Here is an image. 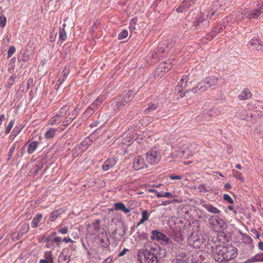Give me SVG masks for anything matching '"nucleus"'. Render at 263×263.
<instances>
[{"label": "nucleus", "instance_id": "11", "mask_svg": "<svg viewBox=\"0 0 263 263\" xmlns=\"http://www.w3.org/2000/svg\"><path fill=\"white\" fill-rule=\"evenodd\" d=\"M151 238L153 240L161 241V244H164L165 241H168V237L166 235L157 230H154L152 232Z\"/></svg>", "mask_w": 263, "mask_h": 263}, {"label": "nucleus", "instance_id": "63", "mask_svg": "<svg viewBox=\"0 0 263 263\" xmlns=\"http://www.w3.org/2000/svg\"><path fill=\"white\" fill-rule=\"evenodd\" d=\"M232 186L230 183H227L224 184V189L226 190H229L231 188Z\"/></svg>", "mask_w": 263, "mask_h": 263}, {"label": "nucleus", "instance_id": "12", "mask_svg": "<svg viewBox=\"0 0 263 263\" xmlns=\"http://www.w3.org/2000/svg\"><path fill=\"white\" fill-rule=\"evenodd\" d=\"M227 251L226 256V260H231L235 258L237 255V250L236 248L232 246H227Z\"/></svg>", "mask_w": 263, "mask_h": 263}, {"label": "nucleus", "instance_id": "59", "mask_svg": "<svg viewBox=\"0 0 263 263\" xmlns=\"http://www.w3.org/2000/svg\"><path fill=\"white\" fill-rule=\"evenodd\" d=\"M250 231L253 233V234H256L255 238L256 239H259L260 237V235L259 233L257 232V231L255 229H251Z\"/></svg>", "mask_w": 263, "mask_h": 263}, {"label": "nucleus", "instance_id": "48", "mask_svg": "<svg viewBox=\"0 0 263 263\" xmlns=\"http://www.w3.org/2000/svg\"><path fill=\"white\" fill-rule=\"evenodd\" d=\"M14 120H11L10 121V122L9 123V124H8V126H7L6 130H5L6 134H8L10 132L12 128L13 127V126L14 125Z\"/></svg>", "mask_w": 263, "mask_h": 263}, {"label": "nucleus", "instance_id": "20", "mask_svg": "<svg viewBox=\"0 0 263 263\" xmlns=\"http://www.w3.org/2000/svg\"><path fill=\"white\" fill-rule=\"evenodd\" d=\"M114 210L115 211H121L125 214L128 213L130 210L126 207L125 205L121 202H118L114 204Z\"/></svg>", "mask_w": 263, "mask_h": 263}, {"label": "nucleus", "instance_id": "6", "mask_svg": "<svg viewBox=\"0 0 263 263\" xmlns=\"http://www.w3.org/2000/svg\"><path fill=\"white\" fill-rule=\"evenodd\" d=\"M262 13L263 4L256 9H244L241 12L242 15L250 20L257 18Z\"/></svg>", "mask_w": 263, "mask_h": 263}, {"label": "nucleus", "instance_id": "51", "mask_svg": "<svg viewBox=\"0 0 263 263\" xmlns=\"http://www.w3.org/2000/svg\"><path fill=\"white\" fill-rule=\"evenodd\" d=\"M7 18L5 16H0V25L2 28H4L6 24Z\"/></svg>", "mask_w": 263, "mask_h": 263}, {"label": "nucleus", "instance_id": "23", "mask_svg": "<svg viewBox=\"0 0 263 263\" xmlns=\"http://www.w3.org/2000/svg\"><path fill=\"white\" fill-rule=\"evenodd\" d=\"M249 44L254 46L256 49L263 51V43L261 41L257 39H252L250 41Z\"/></svg>", "mask_w": 263, "mask_h": 263}, {"label": "nucleus", "instance_id": "62", "mask_svg": "<svg viewBox=\"0 0 263 263\" xmlns=\"http://www.w3.org/2000/svg\"><path fill=\"white\" fill-rule=\"evenodd\" d=\"M128 251V249H123L121 252H120V253H119V256H123L125 254V253H126V252Z\"/></svg>", "mask_w": 263, "mask_h": 263}, {"label": "nucleus", "instance_id": "53", "mask_svg": "<svg viewBox=\"0 0 263 263\" xmlns=\"http://www.w3.org/2000/svg\"><path fill=\"white\" fill-rule=\"evenodd\" d=\"M174 237L175 240L178 242H180L182 240V237L180 233H176Z\"/></svg>", "mask_w": 263, "mask_h": 263}, {"label": "nucleus", "instance_id": "24", "mask_svg": "<svg viewBox=\"0 0 263 263\" xmlns=\"http://www.w3.org/2000/svg\"><path fill=\"white\" fill-rule=\"evenodd\" d=\"M150 192L152 193H155L156 196L158 198H162V197H165V198H172L173 197V195L170 193V192H163L162 193H159L157 191L152 189L149 190Z\"/></svg>", "mask_w": 263, "mask_h": 263}, {"label": "nucleus", "instance_id": "39", "mask_svg": "<svg viewBox=\"0 0 263 263\" xmlns=\"http://www.w3.org/2000/svg\"><path fill=\"white\" fill-rule=\"evenodd\" d=\"M19 147H20V146H19L17 142H15L13 144L12 146L10 148L9 153H8V160L11 159L14 152L15 151V148L16 147L17 148H18Z\"/></svg>", "mask_w": 263, "mask_h": 263}, {"label": "nucleus", "instance_id": "16", "mask_svg": "<svg viewBox=\"0 0 263 263\" xmlns=\"http://www.w3.org/2000/svg\"><path fill=\"white\" fill-rule=\"evenodd\" d=\"M201 204L202 206H203L205 209H206L209 212L211 213L214 214H218L221 212L219 209L211 204L206 203L205 202H201Z\"/></svg>", "mask_w": 263, "mask_h": 263}, {"label": "nucleus", "instance_id": "35", "mask_svg": "<svg viewBox=\"0 0 263 263\" xmlns=\"http://www.w3.org/2000/svg\"><path fill=\"white\" fill-rule=\"evenodd\" d=\"M44 259H46L49 263L53 262V258L51 251H46L44 253Z\"/></svg>", "mask_w": 263, "mask_h": 263}, {"label": "nucleus", "instance_id": "44", "mask_svg": "<svg viewBox=\"0 0 263 263\" xmlns=\"http://www.w3.org/2000/svg\"><path fill=\"white\" fill-rule=\"evenodd\" d=\"M59 38L62 41H65L67 39V35L64 28H62L59 31Z\"/></svg>", "mask_w": 263, "mask_h": 263}, {"label": "nucleus", "instance_id": "4", "mask_svg": "<svg viewBox=\"0 0 263 263\" xmlns=\"http://www.w3.org/2000/svg\"><path fill=\"white\" fill-rule=\"evenodd\" d=\"M206 239L205 236L199 233L194 235L191 234L188 239L189 244L195 248H200L204 245Z\"/></svg>", "mask_w": 263, "mask_h": 263}, {"label": "nucleus", "instance_id": "42", "mask_svg": "<svg viewBox=\"0 0 263 263\" xmlns=\"http://www.w3.org/2000/svg\"><path fill=\"white\" fill-rule=\"evenodd\" d=\"M78 109L75 108L73 109L67 116V118L69 119L70 122H71L73 119H74L78 115Z\"/></svg>", "mask_w": 263, "mask_h": 263}, {"label": "nucleus", "instance_id": "32", "mask_svg": "<svg viewBox=\"0 0 263 263\" xmlns=\"http://www.w3.org/2000/svg\"><path fill=\"white\" fill-rule=\"evenodd\" d=\"M243 10V8H241L239 11L235 12L234 13H233L232 16L234 20L240 21L246 18L244 15H242L241 14V12Z\"/></svg>", "mask_w": 263, "mask_h": 263}, {"label": "nucleus", "instance_id": "50", "mask_svg": "<svg viewBox=\"0 0 263 263\" xmlns=\"http://www.w3.org/2000/svg\"><path fill=\"white\" fill-rule=\"evenodd\" d=\"M58 231L61 234H66L68 232V228L67 227H59L58 229Z\"/></svg>", "mask_w": 263, "mask_h": 263}, {"label": "nucleus", "instance_id": "30", "mask_svg": "<svg viewBox=\"0 0 263 263\" xmlns=\"http://www.w3.org/2000/svg\"><path fill=\"white\" fill-rule=\"evenodd\" d=\"M168 49H165L164 47H160L159 48L158 50V52L156 53L155 55H153V57L154 59L157 58L158 57L159 58H161L163 54L165 53H167Z\"/></svg>", "mask_w": 263, "mask_h": 263}, {"label": "nucleus", "instance_id": "26", "mask_svg": "<svg viewBox=\"0 0 263 263\" xmlns=\"http://www.w3.org/2000/svg\"><path fill=\"white\" fill-rule=\"evenodd\" d=\"M29 144L28 147L27 149V152L29 154H31L35 152L37 147L39 146V143L37 141H33L29 143V142L27 143Z\"/></svg>", "mask_w": 263, "mask_h": 263}, {"label": "nucleus", "instance_id": "56", "mask_svg": "<svg viewBox=\"0 0 263 263\" xmlns=\"http://www.w3.org/2000/svg\"><path fill=\"white\" fill-rule=\"evenodd\" d=\"M30 58L29 54L26 52H24L22 57V60L24 62H27Z\"/></svg>", "mask_w": 263, "mask_h": 263}, {"label": "nucleus", "instance_id": "52", "mask_svg": "<svg viewBox=\"0 0 263 263\" xmlns=\"http://www.w3.org/2000/svg\"><path fill=\"white\" fill-rule=\"evenodd\" d=\"M142 215V219H144L145 221H146L149 218V215L148 214V212L146 210H143L141 212Z\"/></svg>", "mask_w": 263, "mask_h": 263}, {"label": "nucleus", "instance_id": "58", "mask_svg": "<svg viewBox=\"0 0 263 263\" xmlns=\"http://www.w3.org/2000/svg\"><path fill=\"white\" fill-rule=\"evenodd\" d=\"M198 189H199L200 192H201L205 193V192H206V189L205 188V186L203 184L199 185V186H198Z\"/></svg>", "mask_w": 263, "mask_h": 263}, {"label": "nucleus", "instance_id": "28", "mask_svg": "<svg viewBox=\"0 0 263 263\" xmlns=\"http://www.w3.org/2000/svg\"><path fill=\"white\" fill-rule=\"evenodd\" d=\"M105 99V97L104 95H100L91 104V107L92 108H97L98 106L103 102Z\"/></svg>", "mask_w": 263, "mask_h": 263}, {"label": "nucleus", "instance_id": "29", "mask_svg": "<svg viewBox=\"0 0 263 263\" xmlns=\"http://www.w3.org/2000/svg\"><path fill=\"white\" fill-rule=\"evenodd\" d=\"M42 218V214H37L35 215V216L33 218V220L31 222L32 227L34 228H36L40 222L41 221Z\"/></svg>", "mask_w": 263, "mask_h": 263}, {"label": "nucleus", "instance_id": "7", "mask_svg": "<svg viewBox=\"0 0 263 263\" xmlns=\"http://www.w3.org/2000/svg\"><path fill=\"white\" fill-rule=\"evenodd\" d=\"M215 13V11L213 10L211 12V14L210 13L206 14L205 15V13L202 12H200L197 16L196 17L195 20L194 21V25L195 27H198V28H201L203 27L204 25H206L208 21L207 20V18L208 16L210 15V18H211Z\"/></svg>", "mask_w": 263, "mask_h": 263}, {"label": "nucleus", "instance_id": "55", "mask_svg": "<svg viewBox=\"0 0 263 263\" xmlns=\"http://www.w3.org/2000/svg\"><path fill=\"white\" fill-rule=\"evenodd\" d=\"M223 199L228 201L230 203H233L234 202L233 199L228 194H224L223 195Z\"/></svg>", "mask_w": 263, "mask_h": 263}, {"label": "nucleus", "instance_id": "37", "mask_svg": "<svg viewBox=\"0 0 263 263\" xmlns=\"http://www.w3.org/2000/svg\"><path fill=\"white\" fill-rule=\"evenodd\" d=\"M61 121H62V118L60 117V116H59L57 114L56 116H55L51 118L49 124H51V125H57L58 124L60 123L61 122Z\"/></svg>", "mask_w": 263, "mask_h": 263}, {"label": "nucleus", "instance_id": "38", "mask_svg": "<svg viewBox=\"0 0 263 263\" xmlns=\"http://www.w3.org/2000/svg\"><path fill=\"white\" fill-rule=\"evenodd\" d=\"M70 109V107L66 105L63 107H62L59 111V112L58 115L60 116V117L62 118L63 116H64L67 112Z\"/></svg>", "mask_w": 263, "mask_h": 263}, {"label": "nucleus", "instance_id": "25", "mask_svg": "<svg viewBox=\"0 0 263 263\" xmlns=\"http://www.w3.org/2000/svg\"><path fill=\"white\" fill-rule=\"evenodd\" d=\"M263 259V254H257L253 256L250 258L248 259L244 262L241 263H251V262H255L257 261H261Z\"/></svg>", "mask_w": 263, "mask_h": 263}, {"label": "nucleus", "instance_id": "47", "mask_svg": "<svg viewBox=\"0 0 263 263\" xmlns=\"http://www.w3.org/2000/svg\"><path fill=\"white\" fill-rule=\"evenodd\" d=\"M137 20L136 18L132 19L130 21L129 28L130 30H134L136 29Z\"/></svg>", "mask_w": 263, "mask_h": 263}, {"label": "nucleus", "instance_id": "27", "mask_svg": "<svg viewBox=\"0 0 263 263\" xmlns=\"http://www.w3.org/2000/svg\"><path fill=\"white\" fill-rule=\"evenodd\" d=\"M223 29L222 26L213 28L209 34V35L211 37V39L216 36L218 33H221Z\"/></svg>", "mask_w": 263, "mask_h": 263}, {"label": "nucleus", "instance_id": "10", "mask_svg": "<svg viewBox=\"0 0 263 263\" xmlns=\"http://www.w3.org/2000/svg\"><path fill=\"white\" fill-rule=\"evenodd\" d=\"M147 165L145 162L144 158L141 156L136 157L133 161V168L135 170L138 171L144 168H147Z\"/></svg>", "mask_w": 263, "mask_h": 263}, {"label": "nucleus", "instance_id": "3", "mask_svg": "<svg viewBox=\"0 0 263 263\" xmlns=\"http://www.w3.org/2000/svg\"><path fill=\"white\" fill-rule=\"evenodd\" d=\"M146 161L151 165L158 164L161 159V152L157 148L151 149L145 154Z\"/></svg>", "mask_w": 263, "mask_h": 263}, {"label": "nucleus", "instance_id": "18", "mask_svg": "<svg viewBox=\"0 0 263 263\" xmlns=\"http://www.w3.org/2000/svg\"><path fill=\"white\" fill-rule=\"evenodd\" d=\"M115 104L114 107H115L114 110L118 111L120 108H122L125 104V102L123 101V99L122 98V96H120L115 99L113 104Z\"/></svg>", "mask_w": 263, "mask_h": 263}, {"label": "nucleus", "instance_id": "41", "mask_svg": "<svg viewBox=\"0 0 263 263\" xmlns=\"http://www.w3.org/2000/svg\"><path fill=\"white\" fill-rule=\"evenodd\" d=\"M24 125L22 124L16 126L12 131V134L14 137H16L18 134L24 128Z\"/></svg>", "mask_w": 263, "mask_h": 263}, {"label": "nucleus", "instance_id": "22", "mask_svg": "<svg viewBox=\"0 0 263 263\" xmlns=\"http://www.w3.org/2000/svg\"><path fill=\"white\" fill-rule=\"evenodd\" d=\"M171 68L172 65L171 64H167L166 62H164L163 64H161L159 68H158L157 71H160L161 72L160 74L161 77L167 72ZM158 75H159V74Z\"/></svg>", "mask_w": 263, "mask_h": 263}, {"label": "nucleus", "instance_id": "14", "mask_svg": "<svg viewBox=\"0 0 263 263\" xmlns=\"http://www.w3.org/2000/svg\"><path fill=\"white\" fill-rule=\"evenodd\" d=\"M196 0H184L181 5L176 9L178 12L182 13L186 11L191 6H192Z\"/></svg>", "mask_w": 263, "mask_h": 263}, {"label": "nucleus", "instance_id": "54", "mask_svg": "<svg viewBox=\"0 0 263 263\" xmlns=\"http://www.w3.org/2000/svg\"><path fill=\"white\" fill-rule=\"evenodd\" d=\"M168 176L171 180H181L182 179V176L180 175H174L173 174H169Z\"/></svg>", "mask_w": 263, "mask_h": 263}, {"label": "nucleus", "instance_id": "45", "mask_svg": "<svg viewBox=\"0 0 263 263\" xmlns=\"http://www.w3.org/2000/svg\"><path fill=\"white\" fill-rule=\"evenodd\" d=\"M101 220L100 219H97L95 222L92 223L93 228V229L97 231H99L101 230Z\"/></svg>", "mask_w": 263, "mask_h": 263}, {"label": "nucleus", "instance_id": "21", "mask_svg": "<svg viewBox=\"0 0 263 263\" xmlns=\"http://www.w3.org/2000/svg\"><path fill=\"white\" fill-rule=\"evenodd\" d=\"M252 97V93L248 88L243 89L238 95V97L240 100L243 101L249 99Z\"/></svg>", "mask_w": 263, "mask_h": 263}, {"label": "nucleus", "instance_id": "2", "mask_svg": "<svg viewBox=\"0 0 263 263\" xmlns=\"http://www.w3.org/2000/svg\"><path fill=\"white\" fill-rule=\"evenodd\" d=\"M157 254V249L151 248L149 250H140L138 252V256L142 263H158Z\"/></svg>", "mask_w": 263, "mask_h": 263}, {"label": "nucleus", "instance_id": "31", "mask_svg": "<svg viewBox=\"0 0 263 263\" xmlns=\"http://www.w3.org/2000/svg\"><path fill=\"white\" fill-rule=\"evenodd\" d=\"M158 104L154 103H150L148 105V107L145 109V113L146 114H150L153 111L155 110L158 108Z\"/></svg>", "mask_w": 263, "mask_h": 263}, {"label": "nucleus", "instance_id": "19", "mask_svg": "<svg viewBox=\"0 0 263 263\" xmlns=\"http://www.w3.org/2000/svg\"><path fill=\"white\" fill-rule=\"evenodd\" d=\"M70 260V256L68 252L62 251L58 257L59 263H69Z\"/></svg>", "mask_w": 263, "mask_h": 263}, {"label": "nucleus", "instance_id": "5", "mask_svg": "<svg viewBox=\"0 0 263 263\" xmlns=\"http://www.w3.org/2000/svg\"><path fill=\"white\" fill-rule=\"evenodd\" d=\"M227 247L223 245L216 246L213 248V254L214 259L218 262L226 260Z\"/></svg>", "mask_w": 263, "mask_h": 263}, {"label": "nucleus", "instance_id": "9", "mask_svg": "<svg viewBox=\"0 0 263 263\" xmlns=\"http://www.w3.org/2000/svg\"><path fill=\"white\" fill-rule=\"evenodd\" d=\"M45 241L46 242L45 247L53 250L56 247H60L62 238L60 236L52 237L51 236H49L45 238Z\"/></svg>", "mask_w": 263, "mask_h": 263}, {"label": "nucleus", "instance_id": "57", "mask_svg": "<svg viewBox=\"0 0 263 263\" xmlns=\"http://www.w3.org/2000/svg\"><path fill=\"white\" fill-rule=\"evenodd\" d=\"M168 246L170 248H173L174 247V243L172 242L171 240H170V238H168V241H165L164 243Z\"/></svg>", "mask_w": 263, "mask_h": 263}, {"label": "nucleus", "instance_id": "13", "mask_svg": "<svg viewBox=\"0 0 263 263\" xmlns=\"http://www.w3.org/2000/svg\"><path fill=\"white\" fill-rule=\"evenodd\" d=\"M117 163V160L114 158H109L103 163L102 168L104 171H107L112 168Z\"/></svg>", "mask_w": 263, "mask_h": 263}, {"label": "nucleus", "instance_id": "60", "mask_svg": "<svg viewBox=\"0 0 263 263\" xmlns=\"http://www.w3.org/2000/svg\"><path fill=\"white\" fill-rule=\"evenodd\" d=\"M62 241L65 243L73 242H74L70 238H68V237L64 238L63 239H62Z\"/></svg>", "mask_w": 263, "mask_h": 263}, {"label": "nucleus", "instance_id": "43", "mask_svg": "<svg viewBox=\"0 0 263 263\" xmlns=\"http://www.w3.org/2000/svg\"><path fill=\"white\" fill-rule=\"evenodd\" d=\"M60 216V213H59V210L54 211L52 212L50 216V220L51 221H54L58 217Z\"/></svg>", "mask_w": 263, "mask_h": 263}, {"label": "nucleus", "instance_id": "64", "mask_svg": "<svg viewBox=\"0 0 263 263\" xmlns=\"http://www.w3.org/2000/svg\"><path fill=\"white\" fill-rule=\"evenodd\" d=\"M258 247L259 250H263V242H259L258 244Z\"/></svg>", "mask_w": 263, "mask_h": 263}, {"label": "nucleus", "instance_id": "34", "mask_svg": "<svg viewBox=\"0 0 263 263\" xmlns=\"http://www.w3.org/2000/svg\"><path fill=\"white\" fill-rule=\"evenodd\" d=\"M122 96L123 99V101L125 103H127L133 100L134 98L133 92L129 91L124 96Z\"/></svg>", "mask_w": 263, "mask_h": 263}, {"label": "nucleus", "instance_id": "33", "mask_svg": "<svg viewBox=\"0 0 263 263\" xmlns=\"http://www.w3.org/2000/svg\"><path fill=\"white\" fill-rule=\"evenodd\" d=\"M56 129L54 128H50L47 131L44 135L45 138L46 139H51L54 137L56 133Z\"/></svg>", "mask_w": 263, "mask_h": 263}, {"label": "nucleus", "instance_id": "61", "mask_svg": "<svg viewBox=\"0 0 263 263\" xmlns=\"http://www.w3.org/2000/svg\"><path fill=\"white\" fill-rule=\"evenodd\" d=\"M69 119L66 118V120L65 121H64L63 122L62 126H63L64 127H66L68 126L69 123H70Z\"/></svg>", "mask_w": 263, "mask_h": 263}, {"label": "nucleus", "instance_id": "36", "mask_svg": "<svg viewBox=\"0 0 263 263\" xmlns=\"http://www.w3.org/2000/svg\"><path fill=\"white\" fill-rule=\"evenodd\" d=\"M242 242L246 244L249 245L253 242L252 238L247 234L241 233Z\"/></svg>", "mask_w": 263, "mask_h": 263}, {"label": "nucleus", "instance_id": "46", "mask_svg": "<svg viewBox=\"0 0 263 263\" xmlns=\"http://www.w3.org/2000/svg\"><path fill=\"white\" fill-rule=\"evenodd\" d=\"M128 34V31L126 30H122L118 35L119 40H123L127 37Z\"/></svg>", "mask_w": 263, "mask_h": 263}, {"label": "nucleus", "instance_id": "1", "mask_svg": "<svg viewBox=\"0 0 263 263\" xmlns=\"http://www.w3.org/2000/svg\"><path fill=\"white\" fill-rule=\"evenodd\" d=\"M218 80V78L214 76L207 77L199 82L190 91L194 93L200 94L209 88L217 85Z\"/></svg>", "mask_w": 263, "mask_h": 263}, {"label": "nucleus", "instance_id": "8", "mask_svg": "<svg viewBox=\"0 0 263 263\" xmlns=\"http://www.w3.org/2000/svg\"><path fill=\"white\" fill-rule=\"evenodd\" d=\"M209 224L214 230L217 228L224 229L227 228L226 223L217 216H211L209 219Z\"/></svg>", "mask_w": 263, "mask_h": 263}, {"label": "nucleus", "instance_id": "40", "mask_svg": "<svg viewBox=\"0 0 263 263\" xmlns=\"http://www.w3.org/2000/svg\"><path fill=\"white\" fill-rule=\"evenodd\" d=\"M232 172L233 177L238 179L242 182L244 181V178L242 177L241 173L234 169L232 170Z\"/></svg>", "mask_w": 263, "mask_h": 263}, {"label": "nucleus", "instance_id": "17", "mask_svg": "<svg viewBox=\"0 0 263 263\" xmlns=\"http://www.w3.org/2000/svg\"><path fill=\"white\" fill-rule=\"evenodd\" d=\"M189 80V75H184L182 77L178 84V87H180V89H178L179 92H181L184 88L187 87Z\"/></svg>", "mask_w": 263, "mask_h": 263}, {"label": "nucleus", "instance_id": "49", "mask_svg": "<svg viewBox=\"0 0 263 263\" xmlns=\"http://www.w3.org/2000/svg\"><path fill=\"white\" fill-rule=\"evenodd\" d=\"M16 49L14 46H11L9 47L7 52V57L10 58L12 54L15 52Z\"/></svg>", "mask_w": 263, "mask_h": 263}, {"label": "nucleus", "instance_id": "15", "mask_svg": "<svg viewBox=\"0 0 263 263\" xmlns=\"http://www.w3.org/2000/svg\"><path fill=\"white\" fill-rule=\"evenodd\" d=\"M190 145V144H189L182 145L179 151V154H178L180 157H184L185 154H186L187 158L192 157L194 155V153L191 151L189 150Z\"/></svg>", "mask_w": 263, "mask_h": 263}]
</instances>
